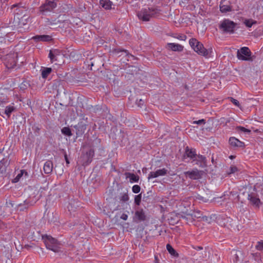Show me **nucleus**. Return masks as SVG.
<instances>
[{
	"instance_id": "4",
	"label": "nucleus",
	"mask_w": 263,
	"mask_h": 263,
	"mask_svg": "<svg viewBox=\"0 0 263 263\" xmlns=\"http://www.w3.org/2000/svg\"><path fill=\"white\" fill-rule=\"evenodd\" d=\"M251 189V187H243L242 189H241L240 190V192L242 191L243 190L244 191L240 193L239 195H238V199L240 198V195L242 194V196H244L246 197V198L250 200V201L252 203V204L255 205L257 206H259V203L260 202V199L256 197L255 194L253 193H250V190Z\"/></svg>"
},
{
	"instance_id": "52",
	"label": "nucleus",
	"mask_w": 263,
	"mask_h": 263,
	"mask_svg": "<svg viewBox=\"0 0 263 263\" xmlns=\"http://www.w3.org/2000/svg\"><path fill=\"white\" fill-rule=\"evenodd\" d=\"M195 249L199 251V250H202V247H200V246H197L195 248H194Z\"/></svg>"
},
{
	"instance_id": "51",
	"label": "nucleus",
	"mask_w": 263,
	"mask_h": 263,
	"mask_svg": "<svg viewBox=\"0 0 263 263\" xmlns=\"http://www.w3.org/2000/svg\"><path fill=\"white\" fill-rule=\"evenodd\" d=\"M148 198H149V195L146 196L145 195H144L143 198V201H147Z\"/></svg>"
},
{
	"instance_id": "46",
	"label": "nucleus",
	"mask_w": 263,
	"mask_h": 263,
	"mask_svg": "<svg viewBox=\"0 0 263 263\" xmlns=\"http://www.w3.org/2000/svg\"><path fill=\"white\" fill-rule=\"evenodd\" d=\"M193 123L194 124H202V123L204 124L205 123V122L204 119H201V120H199L198 121H194Z\"/></svg>"
},
{
	"instance_id": "55",
	"label": "nucleus",
	"mask_w": 263,
	"mask_h": 263,
	"mask_svg": "<svg viewBox=\"0 0 263 263\" xmlns=\"http://www.w3.org/2000/svg\"><path fill=\"white\" fill-rule=\"evenodd\" d=\"M204 218H205V220H208V218H207V217H203V219H204Z\"/></svg>"
},
{
	"instance_id": "21",
	"label": "nucleus",
	"mask_w": 263,
	"mask_h": 263,
	"mask_svg": "<svg viewBox=\"0 0 263 263\" xmlns=\"http://www.w3.org/2000/svg\"><path fill=\"white\" fill-rule=\"evenodd\" d=\"M44 172L45 174H48L52 172L53 170V163L51 161H46L43 167Z\"/></svg>"
},
{
	"instance_id": "6",
	"label": "nucleus",
	"mask_w": 263,
	"mask_h": 263,
	"mask_svg": "<svg viewBox=\"0 0 263 263\" xmlns=\"http://www.w3.org/2000/svg\"><path fill=\"white\" fill-rule=\"evenodd\" d=\"M231 254L233 256V260L234 263H247L249 262L247 255L242 250H233L232 251Z\"/></svg>"
},
{
	"instance_id": "11",
	"label": "nucleus",
	"mask_w": 263,
	"mask_h": 263,
	"mask_svg": "<svg viewBox=\"0 0 263 263\" xmlns=\"http://www.w3.org/2000/svg\"><path fill=\"white\" fill-rule=\"evenodd\" d=\"M57 6V4L53 1L47 0L46 2L40 7V11L42 13L51 11Z\"/></svg>"
},
{
	"instance_id": "19",
	"label": "nucleus",
	"mask_w": 263,
	"mask_h": 263,
	"mask_svg": "<svg viewBox=\"0 0 263 263\" xmlns=\"http://www.w3.org/2000/svg\"><path fill=\"white\" fill-rule=\"evenodd\" d=\"M197 156V158L196 159H194V160H196V164L199 165L200 167H204L206 166V158L201 155H198Z\"/></svg>"
},
{
	"instance_id": "1",
	"label": "nucleus",
	"mask_w": 263,
	"mask_h": 263,
	"mask_svg": "<svg viewBox=\"0 0 263 263\" xmlns=\"http://www.w3.org/2000/svg\"><path fill=\"white\" fill-rule=\"evenodd\" d=\"M189 43L194 50L198 54L207 58L212 56V48H210L208 49H205L203 44L198 41L196 39H191L189 41Z\"/></svg>"
},
{
	"instance_id": "28",
	"label": "nucleus",
	"mask_w": 263,
	"mask_h": 263,
	"mask_svg": "<svg viewBox=\"0 0 263 263\" xmlns=\"http://www.w3.org/2000/svg\"><path fill=\"white\" fill-rule=\"evenodd\" d=\"M74 127L78 130L77 135L82 134L86 129V125L82 123H78V124L76 125Z\"/></svg>"
},
{
	"instance_id": "41",
	"label": "nucleus",
	"mask_w": 263,
	"mask_h": 263,
	"mask_svg": "<svg viewBox=\"0 0 263 263\" xmlns=\"http://www.w3.org/2000/svg\"><path fill=\"white\" fill-rule=\"evenodd\" d=\"M128 199L129 198H128V195L126 193H125L123 195H122L120 198V200H122L124 202L128 200Z\"/></svg>"
},
{
	"instance_id": "30",
	"label": "nucleus",
	"mask_w": 263,
	"mask_h": 263,
	"mask_svg": "<svg viewBox=\"0 0 263 263\" xmlns=\"http://www.w3.org/2000/svg\"><path fill=\"white\" fill-rule=\"evenodd\" d=\"M166 249L168 252L173 256L175 257H178V254L176 252L175 249L172 247L170 244H167Z\"/></svg>"
},
{
	"instance_id": "40",
	"label": "nucleus",
	"mask_w": 263,
	"mask_h": 263,
	"mask_svg": "<svg viewBox=\"0 0 263 263\" xmlns=\"http://www.w3.org/2000/svg\"><path fill=\"white\" fill-rule=\"evenodd\" d=\"M120 52H124L126 55H127V51L126 50H123V49L119 48V49H115L114 50V52L116 54H118Z\"/></svg>"
},
{
	"instance_id": "39",
	"label": "nucleus",
	"mask_w": 263,
	"mask_h": 263,
	"mask_svg": "<svg viewBox=\"0 0 263 263\" xmlns=\"http://www.w3.org/2000/svg\"><path fill=\"white\" fill-rule=\"evenodd\" d=\"M256 248L259 251L263 250V241L258 242Z\"/></svg>"
},
{
	"instance_id": "8",
	"label": "nucleus",
	"mask_w": 263,
	"mask_h": 263,
	"mask_svg": "<svg viewBox=\"0 0 263 263\" xmlns=\"http://www.w3.org/2000/svg\"><path fill=\"white\" fill-rule=\"evenodd\" d=\"M94 154V150L92 148H90L85 153H83L80 158V161L82 165L86 166L90 164L92 161Z\"/></svg>"
},
{
	"instance_id": "26",
	"label": "nucleus",
	"mask_w": 263,
	"mask_h": 263,
	"mask_svg": "<svg viewBox=\"0 0 263 263\" xmlns=\"http://www.w3.org/2000/svg\"><path fill=\"white\" fill-rule=\"evenodd\" d=\"M16 110V108L13 105H8L5 108L4 114L9 118L12 112Z\"/></svg>"
},
{
	"instance_id": "47",
	"label": "nucleus",
	"mask_w": 263,
	"mask_h": 263,
	"mask_svg": "<svg viewBox=\"0 0 263 263\" xmlns=\"http://www.w3.org/2000/svg\"><path fill=\"white\" fill-rule=\"evenodd\" d=\"M120 218L124 220H126L128 218V215L126 214L123 213L120 216Z\"/></svg>"
},
{
	"instance_id": "24",
	"label": "nucleus",
	"mask_w": 263,
	"mask_h": 263,
	"mask_svg": "<svg viewBox=\"0 0 263 263\" xmlns=\"http://www.w3.org/2000/svg\"><path fill=\"white\" fill-rule=\"evenodd\" d=\"M125 175L126 178L129 179V181L130 182H137L139 180V177L138 175H136L133 173H126Z\"/></svg>"
},
{
	"instance_id": "50",
	"label": "nucleus",
	"mask_w": 263,
	"mask_h": 263,
	"mask_svg": "<svg viewBox=\"0 0 263 263\" xmlns=\"http://www.w3.org/2000/svg\"><path fill=\"white\" fill-rule=\"evenodd\" d=\"M204 256H203V257H206L207 256H208V257L209 256V254H210L209 252L204 251Z\"/></svg>"
},
{
	"instance_id": "15",
	"label": "nucleus",
	"mask_w": 263,
	"mask_h": 263,
	"mask_svg": "<svg viewBox=\"0 0 263 263\" xmlns=\"http://www.w3.org/2000/svg\"><path fill=\"white\" fill-rule=\"evenodd\" d=\"M62 55L63 54L58 49L50 50L49 54V57L52 62L57 61L59 58H62Z\"/></svg>"
},
{
	"instance_id": "7",
	"label": "nucleus",
	"mask_w": 263,
	"mask_h": 263,
	"mask_svg": "<svg viewBox=\"0 0 263 263\" xmlns=\"http://www.w3.org/2000/svg\"><path fill=\"white\" fill-rule=\"evenodd\" d=\"M236 23L229 20H223L219 25V28L224 32L232 33L236 27Z\"/></svg>"
},
{
	"instance_id": "54",
	"label": "nucleus",
	"mask_w": 263,
	"mask_h": 263,
	"mask_svg": "<svg viewBox=\"0 0 263 263\" xmlns=\"http://www.w3.org/2000/svg\"><path fill=\"white\" fill-rule=\"evenodd\" d=\"M229 158L231 159H233V158H235V156H233V155H231Z\"/></svg>"
},
{
	"instance_id": "16",
	"label": "nucleus",
	"mask_w": 263,
	"mask_h": 263,
	"mask_svg": "<svg viewBox=\"0 0 263 263\" xmlns=\"http://www.w3.org/2000/svg\"><path fill=\"white\" fill-rule=\"evenodd\" d=\"M167 170L165 168L162 169L158 170L155 172H151L148 177V179H150L151 178H157L160 176H164L166 174Z\"/></svg>"
},
{
	"instance_id": "31",
	"label": "nucleus",
	"mask_w": 263,
	"mask_h": 263,
	"mask_svg": "<svg viewBox=\"0 0 263 263\" xmlns=\"http://www.w3.org/2000/svg\"><path fill=\"white\" fill-rule=\"evenodd\" d=\"M52 69L51 68H45L42 71V77L43 78H46L48 76L51 72Z\"/></svg>"
},
{
	"instance_id": "56",
	"label": "nucleus",
	"mask_w": 263,
	"mask_h": 263,
	"mask_svg": "<svg viewBox=\"0 0 263 263\" xmlns=\"http://www.w3.org/2000/svg\"><path fill=\"white\" fill-rule=\"evenodd\" d=\"M258 131H259V130H258V129H256V130H255V131H254V132H256V133H257Z\"/></svg>"
},
{
	"instance_id": "35",
	"label": "nucleus",
	"mask_w": 263,
	"mask_h": 263,
	"mask_svg": "<svg viewBox=\"0 0 263 263\" xmlns=\"http://www.w3.org/2000/svg\"><path fill=\"white\" fill-rule=\"evenodd\" d=\"M236 129V130L238 132L240 131V132H242L247 133H251V130L247 129L245 127H242V126H237Z\"/></svg>"
},
{
	"instance_id": "57",
	"label": "nucleus",
	"mask_w": 263,
	"mask_h": 263,
	"mask_svg": "<svg viewBox=\"0 0 263 263\" xmlns=\"http://www.w3.org/2000/svg\"><path fill=\"white\" fill-rule=\"evenodd\" d=\"M3 149H0V153H2Z\"/></svg>"
},
{
	"instance_id": "36",
	"label": "nucleus",
	"mask_w": 263,
	"mask_h": 263,
	"mask_svg": "<svg viewBox=\"0 0 263 263\" xmlns=\"http://www.w3.org/2000/svg\"><path fill=\"white\" fill-rule=\"evenodd\" d=\"M135 203L137 205H139L141 200V194L136 195L135 197Z\"/></svg>"
},
{
	"instance_id": "17",
	"label": "nucleus",
	"mask_w": 263,
	"mask_h": 263,
	"mask_svg": "<svg viewBox=\"0 0 263 263\" xmlns=\"http://www.w3.org/2000/svg\"><path fill=\"white\" fill-rule=\"evenodd\" d=\"M230 145L234 147H243L245 144L243 142L239 141L238 139L235 137H230L229 140Z\"/></svg>"
},
{
	"instance_id": "5",
	"label": "nucleus",
	"mask_w": 263,
	"mask_h": 263,
	"mask_svg": "<svg viewBox=\"0 0 263 263\" xmlns=\"http://www.w3.org/2000/svg\"><path fill=\"white\" fill-rule=\"evenodd\" d=\"M44 242L48 249L58 252L60 250V243L57 239L49 235L43 236Z\"/></svg>"
},
{
	"instance_id": "10",
	"label": "nucleus",
	"mask_w": 263,
	"mask_h": 263,
	"mask_svg": "<svg viewBox=\"0 0 263 263\" xmlns=\"http://www.w3.org/2000/svg\"><path fill=\"white\" fill-rule=\"evenodd\" d=\"M17 57L16 53H10L6 55L5 64L7 68H13L16 66Z\"/></svg>"
},
{
	"instance_id": "42",
	"label": "nucleus",
	"mask_w": 263,
	"mask_h": 263,
	"mask_svg": "<svg viewBox=\"0 0 263 263\" xmlns=\"http://www.w3.org/2000/svg\"><path fill=\"white\" fill-rule=\"evenodd\" d=\"M237 171H238V169L236 166H232L230 167V172H229V174H230L234 173L236 172H237Z\"/></svg>"
},
{
	"instance_id": "44",
	"label": "nucleus",
	"mask_w": 263,
	"mask_h": 263,
	"mask_svg": "<svg viewBox=\"0 0 263 263\" xmlns=\"http://www.w3.org/2000/svg\"><path fill=\"white\" fill-rule=\"evenodd\" d=\"M136 104L139 107H141L144 104V101L142 99H140L139 100H137Z\"/></svg>"
},
{
	"instance_id": "25",
	"label": "nucleus",
	"mask_w": 263,
	"mask_h": 263,
	"mask_svg": "<svg viewBox=\"0 0 263 263\" xmlns=\"http://www.w3.org/2000/svg\"><path fill=\"white\" fill-rule=\"evenodd\" d=\"M33 39L36 41H49L51 40V36L48 35H36L33 37Z\"/></svg>"
},
{
	"instance_id": "49",
	"label": "nucleus",
	"mask_w": 263,
	"mask_h": 263,
	"mask_svg": "<svg viewBox=\"0 0 263 263\" xmlns=\"http://www.w3.org/2000/svg\"><path fill=\"white\" fill-rule=\"evenodd\" d=\"M64 158H65V159L66 163L67 164H69V160L68 159L67 155L66 154H65Z\"/></svg>"
},
{
	"instance_id": "22",
	"label": "nucleus",
	"mask_w": 263,
	"mask_h": 263,
	"mask_svg": "<svg viewBox=\"0 0 263 263\" xmlns=\"http://www.w3.org/2000/svg\"><path fill=\"white\" fill-rule=\"evenodd\" d=\"M201 213L200 212H194L192 213L186 214V215H181V217L183 219L187 220L188 219H193V218H199L200 217Z\"/></svg>"
},
{
	"instance_id": "48",
	"label": "nucleus",
	"mask_w": 263,
	"mask_h": 263,
	"mask_svg": "<svg viewBox=\"0 0 263 263\" xmlns=\"http://www.w3.org/2000/svg\"><path fill=\"white\" fill-rule=\"evenodd\" d=\"M178 39L181 40H185L186 38V35H179L177 37Z\"/></svg>"
},
{
	"instance_id": "43",
	"label": "nucleus",
	"mask_w": 263,
	"mask_h": 263,
	"mask_svg": "<svg viewBox=\"0 0 263 263\" xmlns=\"http://www.w3.org/2000/svg\"><path fill=\"white\" fill-rule=\"evenodd\" d=\"M230 100H231V101L234 104H235L236 106H238V107H239L240 106V104H239V102L238 101H237V100L233 98H230Z\"/></svg>"
},
{
	"instance_id": "18",
	"label": "nucleus",
	"mask_w": 263,
	"mask_h": 263,
	"mask_svg": "<svg viewBox=\"0 0 263 263\" xmlns=\"http://www.w3.org/2000/svg\"><path fill=\"white\" fill-rule=\"evenodd\" d=\"M79 207V202L77 200L71 199L67 205V209L70 212L76 211Z\"/></svg>"
},
{
	"instance_id": "29",
	"label": "nucleus",
	"mask_w": 263,
	"mask_h": 263,
	"mask_svg": "<svg viewBox=\"0 0 263 263\" xmlns=\"http://www.w3.org/2000/svg\"><path fill=\"white\" fill-rule=\"evenodd\" d=\"M220 10L222 13H226L231 11V7L229 5L223 4V2H221L220 4Z\"/></svg>"
},
{
	"instance_id": "59",
	"label": "nucleus",
	"mask_w": 263,
	"mask_h": 263,
	"mask_svg": "<svg viewBox=\"0 0 263 263\" xmlns=\"http://www.w3.org/2000/svg\"><path fill=\"white\" fill-rule=\"evenodd\" d=\"M91 66H93V63H92L91 64Z\"/></svg>"
},
{
	"instance_id": "53",
	"label": "nucleus",
	"mask_w": 263,
	"mask_h": 263,
	"mask_svg": "<svg viewBox=\"0 0 263 263\" xmlns=\"http://www.w3.org/2000/svg\"><path fill=\"white\" fill-rule=\"evenodd\" d=\"M24 203H25V204H27V205H28V204H29V202L28 201V200H25V201H24Z\"/></svg>"
},
{
	"instance_id": "13",
	"label": "nucleus",
	"mask_w": 263,
	"mask_h": 263,
	"mask_svg": "<svg viewBox=\"0 0 263 263\" xmlns=\"http://www.w3.org/2000/svg\"><path fill=\"white\" fill-rule=\"evenodd\" d=\"M186 176H188L192 179H198L201 178L202 172L197 169H194L192 171H187L184 173Z\"/></svg>"
},
{
	"instance_id": "12",
	"label": "nucleus",
	"mask_w": 263,
	"mask_h": 263,
	"mask_svg": "<svg viewBox=\"0 0 263 263\" xmlns=\"http://www.w3.org/2000/svg\"><path fill=\"white\" fill-rule=\"evenodd\" d=\"M10 162L9 157L3 158L0 161V177H2L6 173L7 167L9 165Z\"/></svg>"
},
{
	"instance_id": "45",
	"label": "nucleus",
	"mask_w": 263,
	"mask_h": 263,
	"mask_svg": "<svg viewBox=\"0 0 263 263\" xmlns=\"http://www.w3.org/2000/svg\"><path fill=\"white\" fill-rule=\"evenodd\" d=\"M23 174V171H22V172L21 174H18L17 176L14 179V182H16L18 181L20 178L22 177Z\"/></svg>"
},
{
	"instance_id": "23",
	"label": "nucleus",
	"mask_w": 263,
	"mask_h": 263,
	"mask_svg": "<svg viewBox=\"0 0 263 263\" xmlns=\"http://www.w3.org/2000/svg\"><path fill=\"white\" fill-rule=\"evenodd\" d=\"M185 154L187 157H189L191 159H193L197 156L195 150L192 148H190L188 146L185 148Z\"/></svg>"
},
{
	"instance_id": "20",
	"label": "nucleus",
	"mask_w": 263,
	"mask_h": 263,
	"mask_svg": "<svg viewBox=\"0 0 263 263\" xmlns=\"http://www.w3.org/2000/svg\"><path fill=\"white\" fill-rule=\"evenodd\" d=\"M167 47L174 51H181L183 49V47L182 45L175 43H167Z\"/></svg>"
},
{
	"instance_id": "32",
	"label": "nucleus",
	"mask_w": 263,
	"mask_h": 263,
	"mask_svg": "<svg viewBox=\"0 0 263 263\" xmlns=\"http://www.w3.org/2000/svg\"><path fill=\"white\" fill-rule=\"evenodd\" d=\"M243 23L247 27L250 28L253 24H256L257 22L256 21L253 20L252 19H249L245 20L243 22Z\"/></svg>"
},
{
	"instance_id": "14",
	"label": "nucleus",
	"mask_w": 263,
	"mask_h": 263,
	"mask_svg": "<svg viewBox=\"0 0 263 263\" xmlns=\"http://www.w3.org/2000/svg\"><path fill=\"white\" fill-rule=\"evenodd\" d=\"M146 217L143 210L141 209L135 212L134 220L137 222L144 221L146 220Z\"/></svg>"
},
{
	"instance_id": "38",
	"label": "nucleus",
	"mask_w": 263,
	"mask_h": 263,
	"mask_svg": "<svg viewBox=\"0 0 263 263\" xmlns=\"http://www.w3.org/2000/svg\"><path fill=\"white\" fill-rule=\"evenodd\" d=\"M141 187L139 185H134L132 187V191L134 193H138L140 191Z\"/></svg>"
},
{
	"instance_id": "9",
	"label": "nucleus",
	"mask_w": 263,
	"mask_h": 263,
	"mask_svg": "<svg viewBox=\"0 0 263 263\" xmlns=\"http://www.w3.org/2000/svg\"><path fill=\"white\" fill-rule=\"evenodd\" d=\"M251 52L248 47H243L237 51V57L238 59L243 61L251 60Z\"/></svg>"
},
{
	"instance_id": "2",
	"label": "nucleus",
	"mask_w": 263,
	"mask_h": 263,
	"mask_svg": "<svg viewBox=\"0 0 263 263\" xmlns=\"http://www.w3.org/2000/svg\"><path fill=\"white\" fill-rule=\"evenodd\" d=\"M29 16L28 14H25L23 15L17 13L14 17L13 24L21 33L26 32L28 30L27 23Z\"/></svg>"
},
{
	"instance_id": "34",
	"label": "nucleus",
	"mask_w": 263,
	"mask_h": 263,
	"mask_svg": "<svg viewBox=\"0 0 263 263\" xmlns=\"http://www.w3.org/2000/svg\"><path fill=\"white\" fill-rule=\"evenodd\" d=\"M62 133L63 134L67 135V136H71L72 134L70 129L69 127H65L62 128Z\"/></svg>"
},
{
	"instance_id": "58",
	"label": "nucleus",
	"mask_w": 263,
	"mask_h": 263,
	"mask_svg": "<svg viewBox=\"0 0 263 263\" xmlns=\"http://www.w3.org/2000/svg\"><path fill=\"white\" fill-rule=\"evenodd\" d=\"M16 6V5H13L12 6V7H15Z\"/></svg>"
},
{
	"instance_id": "27",
	"label": "nucleus",
	"mask_w": 263,
	"mask_h": 263,
	"mask_svg": "<svg viewBox=\"0 0 263 263\" xmlns=\"http://www.w3.org/2000/svg\"><path fill=\"white\" fill-rule=\"evenodd\" d=\"M112 3L109 0H100V5L105 9L111 8Z\"/></svg>"
},
{
	"instance_id": "3",
	"label": "nucleus",
	"mask_w": 263,
	"mask_h": 263,
	"mask_svg": "<svg viewBox=\"0 0 263 263\" xmlns=\"http://www.w3.org/2000/svg\"><path fill=\"white\" fill-rule=\"evenodd\" d=\"M158 13V10L153 8H147L141 9L138 13V16L139 19L143 21H149L151 18L155 17Z\"/></svg>"
},
{
	"instance_id": "33",
	"label": "nucleus",
	"mask_w": 263,
	"mask_h": 263,
	"mask_svg": "<svg viewBox=\"0 0 263 263\" xmlns=\"http://www.w3.org/2000/svg\"><path fill=\"white\" fill-rule=\"evenodd\" d=\"M196 198L200 202H207L209 201V198L207 197L202 196L198 194Z\"/></svg>"
},
{
	"instance_id": "37",
	"label": "nucleus",
	"mask_w": 263,
	"mask_h": 263,
	"mask_svg": "<svg viewBox=\"0 0 263 263\" xmlns=\"http://www.w3.org/2000/svg\"><path fill=\"white\" fill-rule=\"evenodd\" d=\"M29 86V84L27 82H23L20 85V88L22 90H25L27 88V87Z\"/></svg>"
}]
</instances>
